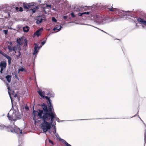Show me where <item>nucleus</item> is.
<instances>
[{
    "instance_id": "nucleus-1",
    "label": "nucleus",
    "mask_w": 146,
    "mask_h": 146,
    "mask_svg": "<svg viewBox=\"0 0 146 146\" xmlns=\"http://www.w3.org/2000/svg\"><path fill=\"white\" fill-rule=\"evenodd\" d=\"M39 112L35 110H33V113L37 112L38 115L43 121L41 128L44 132H46L50 129L51 127V124L52 123L54 118L56 117V115L54 110H39Z\"/></svg>"
},
{
    "instance_id": "nucleus-2",
    "label": "nucleus",
    "mask_w": 146,
    "mask_h": 146,
    "mask_svg": "<svg viewBox=\"0 0 146 146\" xmlns=\"http://www.w3.org/2000/svg\"><path fill=\"white\" fill-rule=\"evenodd\" d=\"M22 115L19 112V110H10L7 114V117L11 121H14V122L17 119H20L22 117Z\"/></svg>"
},
{
    "instance_id": "nucleus-3",
    "label": "nucleus",
    "mask_w": 146,
    "mask_h": 146,
    "mask_svg": "<svg viewBox=\"0 0 146 146\" xmlns=\"http://www.w3.org/2000/svg\"><path fill=\"white\" fill-rule=\"evenodd\" d=\"M43 98V99L45 98L47 100V102L48 104V110H53V108L51 103V100H50V97H49L47 96H44Z\"/></svg>"
},
{
    "instance_id": "nucleus-4",
    "label": "nucleus",
    "mask_w": 146,
    "mask_h": 146,
    "mask_svg": "<svg viewBox=\"0 0 146 146\" xmlns=\"http://www.w3.org/2000/svg\"><path fill=\"white\" fill-rule=\"evenodd\" d=\"M137 22L140 24H141L143 27H144V26L146 27V21L144 20L143 19L140 17H137Z\"/></svg>"
},
{
    "instance_id": "nucleus-5",
    "label": "nucleus",
    "mask_w": 146,
    "mask_h": 146,
    "mask_svg": "<svg viewBox=\"0 0 146 146\" xmlns=\"http://www.w3.org/2000/svg\"><path fill=\"white\" fill-rule=\"evenodd\" d=\"M0 54H1L4 57H5L8 60V64L9 65L11 63V57L8 55L2 52V51L0 50Z\"/></svg>"
},
{
    "instance_id": "nucleus-6",
    "label": "nucleus",
    "mask_w": 146,
    "mask_h": 146,
    "mask_svg": "<svg viewBox=\"0 0 146 146\" xmlns=\"http://www.w3.org/2000/svg\"><path fill=\"white\" fill-rule=\"evenodd\" d=\"M112 6L113 5L111 6H108L106 7V9H108L109 11L111 12L118 11L119 10L118 8H113Z\"/></svg>"
},
{
    "instance_id": "nucleus-7",
    "label": "nucleus",
    "mask_w": 146,
    "mask_h": 146,
    "mask_svg": "<svg viewBox=\"0 0 146 146\" xmlns=\"http://www.w3.org/2000/svg\"><path fill=\"white\" fill-rule=\"evenodd\" d=\"M43 30V29L41 28L40 29L38 30L34 34L33 36V37H34L35 36H36L37 37H39L41 34L42 31Z\"/></svg>"
},
{
    "instance_id": "nucleus-8",
    "label": "nucleus",
    "mask_w": 146,
    "mask_h": 146,
    "mask_svg": "<svg viewBox=\"0 0 146 146\" xmlns=\"http://www.w3.org/2000/svg\"><path fill=\"white\" fill-rule=\"evenodd\" d=\"M13 131V133H15L17 134L22 133V130H21L19 128L17 127L15 125Z\"/></svg>"
},
{
    "instance_id": "nucleus-9",
    "label": "nucleus",
    "mask_w": 146,
    "mask_h": 146,
    "mask_svg": "<svg viewBox=\"0 0 146 146\" xmlns=\"http://www.w3.org/2000/svg\"><path fill=\"white\" fill-rule=\"evenodd\" d=\"M14 127H13L11 125L6 126V131L8 132H13Z\"/></svg>"
},
{
    "instance_id": "nucleus-10",
    "label": "nucleus",
    "mask_w": 146,
    "mask_h": 146,
    "mask_svg": "<svg viewBox=\"0 0 146 146\" xmlns=\"http://www.w3.org/2000/svg\"><path fill=\"white\" fill-rule=\"evenodd\" d=\"M23 6L24 8L26 9H28L31 8V6H33V5L31 4V3H23Z\"/></svg>"
},
{
    "instance_id": "nucleus-11",
    "label": "nucleus",
    "mask_w": 146,
    "mask_h": 146,
    "mask_svg": "<svg viewBox=\"0 0 146 146\" xmlns=\"http://www.w3.org/2000/svg\"><path fill=\"white\" fill-rule=\"evenodd\" d=\"M7 66V63L4 61H1L0 63V67L1 68L5 69Z\"/></svg>"
},
{
    "instance_id": "nucleus-12",
    "label": "nucleus",
    "mask_w": 146,
    "mask_h": 146,
    "mask_svg": "<svg viewBox=\"0 0 146 146\" xmlns=\"http://www.w3.org/2000/svg\"><path fill=\"white\" fill-rule=\"evenodd\" d=\"M37 92L40 95V96L42 97V98L45 94V93L44 92H42V90L40 89H39V90L37 91Z\"/></svg>"
},
{
    "instance_id": "nucleus-13",
    "label": "nucleus",
    "mask_w": 146,
    "mask_h": 146,
    "mask_svg": "<svg viewBox=\"0 0 146 146\" xmlns=\"http://www.w3.org/2000/svg\"><path fill=\"white\" fill-rule=\"evenodd\" d=\"M8 48L10 50V51H12V50L14 51L15 53H16V51L15 50V49L16 48L15 46H11L10 45H8Z\"/></svg>"
},
{
    "instance_id": "nucleus-14",
    "label": "nucleus",
    "mask_w": 146,
    "mask_h": 146,
    "mask_svg": "<svg viewBox=\"0 0 146 146\" xmlns=\"http://www.w3.org/2000/svg\"><path fill=\"white\" fill-rule=\"evenodd\" d=\"M61 28V26L60 25H58L56 26L53 29L54 31H59Z\"/></svg>"
},
{
    "instance_id": "nucleus-15",
    "label": "nucleus",
    "mask_w": 146,
    "mask_h": 146,
    "mask_svg": "<svg viewBox=\"0 0 146 146\" xmlns=\"http://www.w3.org/2000/svg\"><path fill=\"white\" fill-rule=\"evenodd\" d=\"M12 76L10 75H8L6 76L5 78L7 82L9 83L11 81Z\"/></svg>"
},
{
    "instance_id": "nucleus-16",
    "label": "nucleus",
    "mask_w": 146,
    "mask_h": 146,
    "mask_svg": "<svg viewBox=\"0 0 146 146\" xmlns=\"http://www.w3.org/2000/svg\"><path fill=\"white\" fill-rule=\"evenodd\" d=\"M22 38H19L18 39H17L16 41L17 43L19 45H21L22 44Z\"/></svg>"
},
{
    "instance_id": "nucleus-17",
    "label": "nucleus",
    "mask_w": 146,
    "mask_h": 146,
    "mask_svg": "<svg viewBox=\"0 0 146 146\" xmlns=\"http://www.w3.org/2000/svg\"><path fill=\"white\" fill-rule=\"evenodd\" d=\"M41 106L42 107V110H48V109L47 106L46 105L44 104L43 103L41 105Z\"/></svg>"
},
{
    "instance_id": "nucleus-18",
    "label": "nucleus",
    "mask_w": 146,
    "mask_h": 146,
    "mask_svg": "<svg viewBox=\"0 0 146 146\" xmlns=\"http://www.w3.org/2000/svg\"><path fill=\"white\" fill-rule=\"evenodd\" d=\"M38 6H36L35 7H33L32 9H31V10L32 11L33 13H35L36 10L38 9Z\"/></svg>"
},
{
    "instance_id": "nucleus-19",
    "label": "nucleus",
    "mask_w": 146,
    "mask_h": 146,
    "mask_svg": "<svg viewBox=\"0 0 146 146\" xmlns=\"http://www.w3.org/2000/svg\"><path fill=\"white\" fill-rule=\"evenodd\" d=\"M23 30L24 32H27L29 30V27L27 26L23 27Z\"/></svg>"
},
{
    "instance_id": "nucleus-20",
    "label": "nucleus",
    "mask_w": 146,
    "mask_h": 146,
    "mask_svg": "<svg viewBox=\"0 0 146 146\" xmlns=\"http://www.w3.org/2000/svg\"><path fill=\"white\" fill-rule=\"evenodd\" d=\"M6 126L4 125H0V130H6Z\"/></svg>"
},
{
    "instance_id": "nucleus-21",
    "label": "nucleus",
    "mask_w": 146,
    "mask_h": 146,
    "mask_svg": "<svg viewBox=\"0 0 146 146\" xmlns=\"http://www.w3.org/2000/svg\"><path fill=\"white\" fill-rule=\"evenodd\" d=\"M47 95L49 96H50V97L51 98H54V94L53 93H51L50 92H49L47 94Z\"/></svg>"
},
{
    "instance_id": "nucleus-22",
    "label": "nucleus",
    "mask_w": 146,
    "mask_h": 146,
    "mask_svg": "<svg viewBox=\"0 0 146 146\" xmlns=\"http://www.w3.org/2000/svg\"><path fill=\"white\" fill-rule=\"evenodd\" d=\"M25 70V69L23 67L21 68L20 69H19L18 73H19L20 71L23 72Z\"/></svg>"
},
{
    "instance_id": "nucleus-23",
    "label": "nucleus",
    "mask_w": 146,
    "mask_h": 146,
    "mask_svg": "<svg viewBox=\"0 0 146 146\" xmlns=\"http://www.w3.org/2000/svg\"><path fill=\"white\" fill-rule=\"evenodd\" d=\"M42 22V19H41L40 20H37L36 21V23L37 24H39Z\"/></svg>"
},
{
    "instance_id": "nucleus-24",
    "label": "nucleus",
    "mask_w": 146,
    "mask_h": 146,
    "mask_svg": "<svg viewBox=\"0 0 146 146\" xmlns=\"http://www.w3.org/2000/svg\"><path fill=\"white\" fill-rule=\"evenodd\" d=\"M34 44L35 45V47H34V50H37V48H38V46L37 45V44H36V43H35Z\"/></svg>"
},
{
    "instance_id": "nucleus-25",
    "label": "nucleus",
    "mask_w": 146,
    "mask_h": 146,
    "mask_svg": "<svg viewBox=\"0 0 146 146\" xmlns=\"http://www.w3.org/2000/svg\"><path fill=\"white\" fill-rule=\"evenodd\" d=\"M52 21L54 22H56L57 21V20H56V19L55 18H54V17H52Z\"/></svg>"
},
{
    "instance_id": "nucleus-26",
    "label": "nucleus",
    "mask_w": 146,
    "mask_h": 146,
    "mask_svg": "<svg viewBox=\"0 0 146 146\" xmlns=\"http://www.w3.org/2000/svg\"><path fill=\"white\" fill-rule=\"evenodd\" d=\"M71 15L72 18H74L76 17L75 15H74V13L73 12L71 13Z\"/></svg>"
},
{
    "instance_id": "nucleus-27",
    "label": "nucleus",
    "mask_w": 146,
    "mask_h": 146,
    "mask_svg": "<svg viewBox=\"0 0 146 146\" xmlns=\"http://www.w3.org/2000/svg\"><path fill=\"white\" fill-rule=\"evenodd\" d=\"M122 13V12L119 11V16L121 17H122L124 15H121Z\"/></svg>"
},
{
    "instance_id": "nucleus-28",
    "label": "nucleus",
    "mask_w": 146,
    "mask_h": 146,
    "mask_svg": "<svg viewBox=\"0 0 146 146\" xmlns=\"http://www.w3.org/2000/svg\"><path fill=\"white\" fill-rule=\"evenodd\" d=\"M3 32L5 35H7L8 33V30H4Z\"/></svg>"
},
{
    "instance_id": "nucleus-29",
    "label": "nucleus",
    "mask_w": 146,
    "mask_h": 146,
    "mask_svg": "<svg viewBox=\"0 0 146 146\" xmlns=\"http://www.w3.org/2000/svg\"><path fill=\"white\" fill-rule=\"evenodd\" d=\"M25 110H29V107L27 105H26L24 107Z\"/></svg>"
},
{
    "instance_id": "nucleus-30",
    "label": "nucleus",
    "mask_w": 146,
    "mask_h": 146,
    "mask_svg": "<svg viewBox=\"0 0 146 146\" xmlns=\"http://www.w3.org/2000/svg\"><path fill=\"white\" fill-rule=\"evenodd\" d=\"M21 55V53H20V52L19 51L18 52V54L17 55H16V56L17 57H19Z\"/></svg>"
},
{
    "instance_id": "nucleus-31",
    "label": "nucleus",
    "mask_w": 146,
    "mask_h": 146,
    "mask_svg": "<svg viewBox=\"0 0 146 146\" xmlns=\"http://www.w3.org/2000/svg\"><path fill=\"white\" fill-rule=\"evenodd\" d=\"M37 50H35L33 52V54L34 55L36 54L37 52Z\"/></svg>"
},
{
    "instance_id": "nucleus-32",
    "label": "nucleus",
    "mask_w": 146,
    "mask_h": 146,
    "mask_svg": "<svg viewBox=\"0 0 146 146\" xmlns=\"http://www.w3.org/2000/svg\"><path fill=\"white\" fill-rule=\"evenodd\" d=\"M65 144L66 146H71L70 144H68L66 142H65Z\"/></svg>"
},
{
    "instance_id": "nucleus-33",
    "label": "nucleus",
    "mask_w": 146,
    "mask_h": 146,
    "mask_svg": "<svg viewBox=\"0 0 146 146\" xmlns=\"http://www.w3.org/2000/svg\"><path fill=\"white\" fill-rule=\"evenodd\" d=\"M90 13L89 12H85L83 13V14H87V15H89Z\"/></svg>"
},
{
    "instance_id": "nucleus-34",
    "label": "nucleus",
    "mask_w": 146,
    "mask_h": 146,
    "mask_svg": "<svg viewBox=\"0 0 146 146\" xmlns=\"http://www.w3.org/2000/svg\"><path fill=\"white\" fill-rule=\"evenodd\" d=\"M46 42V40L42 42H41V44L42 45H44V44Z\"/></svg>"
},
{
    "instance_id": "nucleus-35",
    "label": "nucleus",
    "mask_w": 146,
    "mask_h": 146,
    "mask_svg": "<svg viewBox=\"0 0 146 146\" xmlns=\"http://www.w3.org/2000/svg\"><path fill=\"white\" fill-rule=\"evenodd\" d=\"M82 15H83V13H80L78 14V16H82Z\"/></svg>"
},
{
    "instance_id": "nucleus-36",
    "label": "nucleus",
    "mask_w": 146,
    "mask_h": 146,
    "mask_svg": "<svg viewBox=\"0 0 146 146\" xmlns=\"http://www.w3.org/2000/svg\"><path fill=\"white\" fill-rule=\"evenodd\" d=\"M19 11L21 12H22L23 11V9L22 7H20L19 8Z\"/></svg>"
},
{
    "instance_id": "nucleus-37",
    "label": "nucleus",
    "mask_w": 146,
    "mask_h": 146,
    "mask_svg": "<svg viewBox=\"0 0 146 146\" xmlns=\"http://www.w3.org/2000/svg\"><path fill=\"white\" fill-rule=\"evenodd\" d=\"M3 69H3V68H1V70L0 71V72L1 74H2V73Z\"/></svg>"
},
{
    "instance_id": "nucleus-38",
    "label": "nucleus",
    "mask_w": 146,
    "mask_h": 146,
    "mask_svg": "<svg viewBox=\"0 0 146 146\" xmlns=\"http://www.w3.org/2000/svg\"><path fill=\"white\" fill-rule=\"evenodd\" d=\"M24 41L25 42V44L27 45V40L26 39H25Z\"/></svg>"
},
{
    "instance_id": "nucleus-39",
    "label": "nucleus",
    "mask_w": 146,
    "mask_h": 146,
    "mask_svg": "<svg viewBox=\"0 0 146 146\" xmlns=\"http://www.w3.org/2000/svg\"><path fill=\"white\" fill-rule=\"evenodd\" d=\"M67 16H63V18L64 19H67Z\"/></svg>"
},
{
    "instance_id": "nucleus-40",
    "label": "nucleus",
    "mask_w": 146,
    "mask_h": 146,
    "mask_svg": "<svg viewBox=\"0 0 146 146\" xmlns=\"http://www.w3.org/2000/svg\"><path fill=\"white\" fill-rule=\"evenodd\" d=\"M19 9V8L18 7H16L15 8V9L17 11H18V10Z\"/></svg>"
},
{
    "instance_id": "nucleus-41",
    "label": "nucleus",
    "mask_w": 146,
    "mask_h": 146,
    "mask_svg": "<svg viewBox=\"0 0 146 146\" xmlns=\"http://www.w3.org/2000/svg\"><path fill=\"white\" fill-rule=\"evenodd\" d=\"M49 142L50 143H52V144H53V142L52 141H51L50 140H49Z\"/></svg>"
},
{
    "instance_id": "nucleus-42",
    "label": "nucleus",
    "mask_w": 146,
    "mask_h": 146,
    "mask_svg": "<svg viewBox=\"0 0 146 146\" xmlns=\"http://www.w3.org/2000/svg\"><path fill=\"white\" fill-rule=\"evenodd\" d=\"M7 85H8V86H7V89H8V90L9 91V90H10V88L9 87V86H8V84H7Z\"/></svg>"
},
{
    "instance_id": "nucleus-43",
    "label": "nucleus",
    "mask_w": 146,
    "mask_h": 146,
    "mask_svg": "<svg viewBox=\"0 0 146 146\" xmlns=\"http://www.w3.org/2000/svg\"><path fill=\"white\" fill-rule=\"evenodd\" d=\"M15 77H16V78H18V77L17 76V75H16V74H15Z\"/></svg>"
},
{
    "instance_id": "nucleus-44",
    "label": "nucleus",
    "mask_w": 146,
    "mask_h": 146,
    "mask_svg": "<svg viewBox=\"0 0 146 146\" xmlns=\"http://www.w3.org/2000/svg\"><path fill=\"white\" fill-rule=\"evenodd\" d=\"M10 44L11 45V44H12V42H10Z\"/></svg>"
},
{
    "instance_id": "nucleus-45",
    "label": "nucleus",
    "mask_w": 146,
    "mask_h": 146,
    "mask_svg": "<svg viewBox=\"0 0 146 146\" xmlns=\"http://www.w3.org/2000/svg\"><path fill=\"white\" fill-rule=\"evenodd\" d=\"M47 6L50 7L51 6H50V5H47Z\"/></svg>"
},
{
    "instance_id": "nucleus-46",
    "label": "nucleus",
    "mask_w": 146,
    "mask_h": 146,
    "mask_svg": "<svg viewBox=\"0 0 146 146\" xmlns=\"http://www.w3.org/2000/svg\"><path fill=\"white\" fill-rule=\"evenodd\" d=\"M8 93H9V94L10 95V92L9 91H8Z\"/></svg>"
}]
</instances>
